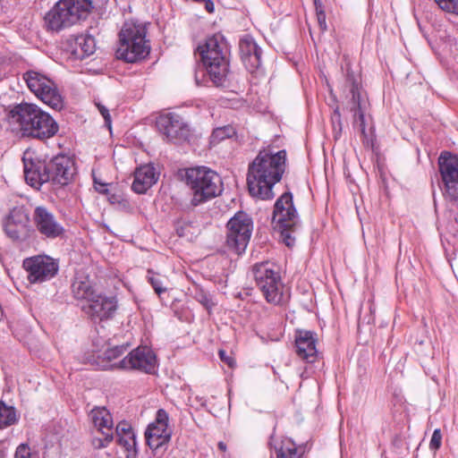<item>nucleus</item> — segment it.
Returning a JSON list of instances; mask_svg holds the SVG:
<instances>
[{
	"mask_svg": "<svg viewBox=\"0 0 458 458\" xmlns=\"http://www.w3.org/2000/svg\"><path fill=\"white\" fill-rule=\"evenodd\" d=\"M345 87L349 89V93L352 97L350 110L353 113L354 119H358L360 121V126L361 127L362 131H364L365 119L362 110L363 101L360 98V81L355 78L354 74L349 71L346 75Z\"/></svg>",
	"mask_w": 458,
	"mask_h": 458,
	"instance_id": "25",
	"label": "nucleus"
},
{
	"mask_svg": "<svg viewBox=\"0 0 458 458\" xmlns=\"http://www.w3.org/2000/svg\"><path fill=\"white\" fill-rule=\"evenodd\" d=\"M44 20L47 30L53 32H59L73 26L59 1L46 13Z\"/></svg>",
	"mask_w": 458,
	"mask_h": 458,
	"instance_id": "28",
	"label": "nucleus"
},
{
	"mask_svg": "<svg viewBox=\"0 0 458 458\" xmlns=\"http://www.w3.org/2000/svg\"><path fill=\"white\" fill-rule=\"evenodd\" d=\"M23 79L30 90L42 102L55 110L63 108V98L51 79L36 71L26 72Z\"/></svg>",
	"mask_w": 458,
	"mask_h": 458,
	"instance_id": "11",
	"label": "nucleus"
},
{
	"mask_svg": "<svg viewBox=\"0 0 458 458\" xmlns=\"http://www.w3.org/2000/svg\"><path fill=\"white\" fill-rule=\"evenodd\" d=\"M158 131L169 140L182 142L191 135V129L182 116L175 113L160 114L157 120Z\"/></svg>",
	"mask_w": 458,
	"mask_h": 458,
	"instance_id": "18",
	"label": "nucleus"
},
{
	"mask_svg": "<svg viewBox=\"0 0 458 458\" xmlns=\"http://www.w3.org/2000/svg\"><path fill=\"white\" fill-rule=\"evenodd\" d=\"M220 451L225 452L226 450V445L224 442H219L217 445Z\"/></svg>",
	"mask_w": 458,
	"mask_h": 458,
	"instance_id": "47",
	"label": "nucleus"
},
{
	"mask_svg": "<svg viewBox=\"0 0 458 458\" xmlns=\"http://www.w3.org/2000/svg\"><path fill=\"white\" fill-rule=\"evenodd\" d=\"M157 178L154 166L150 165H142L134 173L131 189L136 193H144L157 181Z\"/></svg>",
	"mask_w": 458,
	"mask_h": 458,
	"instance_id": "29",
	"label": "nucleus"
},
{
	"mask_svg": "<svg viewBox=\"0 0 458 458\" xmlns=\"http://www.w3.org/2000/svg\"><path fill=\"white\" fill-rule=\"evenodd\" d=\"M332 120H333L334 124L335 123H337L339 127L341 126V114H340L338 107L335 109L334 116L332 117Z\"/></svg>",
	"mask_w": 458,
	"mask_h": 458,
	"instance_id": "44",
	"label": "nucleus"
},
{
	"mask_svg": "<svg viewBox=\"0 0 458 458\" xmlns=\"http://www.w3.org/2000/svg\"><path fill=\"white\" fill-rule=\"evenodd\" d=\"M226 246L235 254L245 251L251 237L253 222L248 214L237 212L226 225Z\"/></svg>",
	"mask_w": 458,
	"mask_h": 458,
	"instance_id": "9",
	"label": "nucleus"
},
{
	"mask_svg": "<svg viewBox=\"0 0 458 458\" xmlns=\"http://www.w3.org/2000/svg\"><path fill=\"white\" fill-rule=\"evenodd\" d=\"M198 52L201 57L212 82L223 86L228 73V44L220 33L208 37L203 45L199 46Z\"/></svg>",
	"mask_w": 458,
	"mask_h": 458,
	"instance_id": "3",
	"label": "nucleus"
},
{
	"mask_svg": "<svg viewBox=\"0 0 458 458\" xmlns=\"http://www.w3.org/2000/svg\"><path fill=\"white\" fill-rule=\"evenodd\" d=\"M119 445L123 446L126 452L127 458H134L137 454V441L134 431L129 432L125 436H121L117 440Z\"/></svg>",
	"mask_w": 458,
	"mask_h": 458,
	"instance_id": "31",
	"label": "nucleus"
},
{
	"mask_svg": "<svg viewBox=\"0 0 458 458\" xmlns=\"http://www.w3.org/2000/svg\"><path fill=\"white\" fill-rule=\"evenodd\" d=\"M157 368V357L148 346H139L127 356L111 364L103 365V369H137L153 373Z\"/></svg>",
	"mask_w": 458,
	"mask_h": 458,
	"instance_id": "15",
	"label": "nucleus"
},
{
	"mask_svg": "<svg viewBox=\"0 0 458 458\" xmlns=\"http://www.w3.org/2000/svg\"><path fill=\"white\" fill-rule=\"evenodd\" d=\"M9 57L7 54L4 51H0V64H5L8 61Z\"/></svg>",
	"mask_w": 458,
	"mask_h": 458,
	"instance_id": "46",
	"label": "nucleus"
},
{
	"mask_svg": "<svg viewBox=\"0 0 458 458\" xmlns=\"http://www.w3.org/2000/svg\"><path fill=\"white\" fill-rule=\"evenodd\" d=\"M146 35L145 23L136 21L124 22L119 33L117 58L127 63H135L144 59L150 51V45L146 39Z\"/></svg>",
	"mask_w": 458,
	"mask_h": 458,
	"instance_id": "4",
	"label": "nucleus"
},
{
	"mask_svg": "<svg viewBox=\"0 0 458 458\" xmlns=\"http://www.w3.org/2000/svg\"><path fill=\"white\" fill-rule=\"evenodd\" d=\"M15 458H37V454L27 445L21 444L16 449Z\"/></svg>",
	"mask_w": 458,
	"mask_h": 458,
	"instance_id": "39",
	"label": "nucleus"
},
{
	"mask_svg": "<svg viewBox=\"0 0 458 458\" xmlns=\"http://www.w3.org/2000/svg\"><path fill=\"white\" fill-rule=\"evenodd\" d=\"M22 162L25 180L31 187L38 189L43 183L49 182L47 165L36 157L33 152L26 151Z\"/></svg>",
	"mask_w": 458,
	"mask_h": 458,
	"instance_id": "20",
	"label": "nucleus"
},
{
	"mask_svg": "<svg viewBox=\"0 0 458 458\" xmlns=\"http://www.w3.org/2000/svg\"><path fill=\"white\" fill-rule=\"evenodd\" d=\"M17 420L16 411L14 407L6 405L0 402V428H6L14 424Z\"/></svg>",
	"mask_w": 458,
	"mask_h": 458,
	"instance_id": "30",
	"label": "nucleus"
},
{
	"mask_svg": "<svg viewBox=\"0 0 458 458\" xmlns=\"http://www.w3.org/2000/svg\"><path fill=\"white\" fill-rule=\"evenodd\" d=\"M285 161V150L276 154L260 151L249 165L247 185L250 194L259 199H271L274 197L273 187L280 182L284 172Z\"/></svg>",
	"mask_w": 458,
	"mask_h": 458,
	"instance_id": "1",
	"label": "nucleus"
},
{
	"mask_svg": "<svg viewBox=\"0 0 458 458\" xmlns=\"http://www.w3.org/2000/svg\"><path fill=\"white\" fill-rule=\"evenodd\" d=\"M2 224L6 236L15 242H26L33 233L29 212L23 206L12 208Z\"/></svg>",
	"mask_w": 458,
	"mask_h": 458,
	"instance_id": "14",
	"label": "nucleus"
},
{
	"mask_svg": "<svg viewBox=\"0 0 458 458\" xmlns=\"http://www.w3.org/2000/svg\"><path fill=\"white\" fill-rule=\"evenodd\" d=\"M95 188L98 191L101 193L107 192V184L100 183L99 186H97V181L95 180Z\"/></svg>",
	"mask_w": 458,
	"mask_h": 458,
	"instance_id": "45",
	"label": "nucleus"
},
{
	"mask_svg": "<svg viewBox=\"0 0 458 458\" xmlns=\"http://www.w3.org/2000/svg\"><path fill=\"white\" fill-rule=\"evenodd\" d=\"M72 290L74 298L82 302V310L94 320L108 318L115 310L114 300L98 292L88 279L76 278Z\"/></svg>",
	"mask_w": 458,
	"mask_h": 458,
	"instance_id": "5",
	"label": "nucleus"
},
{
	"mask_svg": "<svg viewBox=\"0 0 458 458\" xmlns=\"http://www.w3.org/2000/svg\"><path fill=\"white\" fill-rule=\"evenodd\" d=\"M206 9L208 10V12L212 13L214 11L213 4L212 3H208L206 4Z\"/></svg>",
	"mask_w": 458,
	"mask_h": 458,
	"instance_id": "48",
	"label": "nucleus"
},
{
	"mask_svg": "<svg viewBox=\"0 0 458 458\" xmlns=\"http://www.w3.org/2000/svg\"><path fill=\"white\" fill-rule=\"evenodd\" d=\"M96 106H97L99 113L103 116L106 125L110 129L111 128V116L109 114V110L106 106H104L103 105H101L99 103H97Z\"/></svg>",
	"mask_w": 458,
	"mask_h": 458,
	"instance_id": "42",
	"label": "nucleus"
},
{
	"mask_svg": "<svg viewBox=\"0 0 458 458\" xmlns=\"http://www.w3.org/2000/svg\"><path fill=\"white\" fill-rule=\"evenodd\" d=\"M314 4L316 5L317 17L319 28L322 31L327 30V22H326V14L322 10L321 4L318 0H314Z\"/></svg>",
	"mask_w": 458,
	"mask_h": 458,
	"instance_id": "38",
	"label": "nucleus"
},
{
	"mask_svg": "<svg viewBox=\"0 0 458 458\" xmlns=\"http://www.w3.org/2000/svg\"><path fill=\"white\" fill-rule=\"evenodd\" d=\"M297 220L293 195L290 192H284L275 203L272 222L275 228L280 231L282 240L288 247L294 244V238L292 237L290 230L296 225Z\"/></svg>",
	"mask_w": 458,
	"mask_h": 458,
	"instance_id": "8",
	"label": "nucleus"
},
{
	"mask_svg": "<svg viewBox=\"0 0 458 458\" xmlns=\"http://www.w3.org/2000/svg\"><path fill=\"white\" fill-rule=\"evenodd\" d=\"M277 458H300L295 445L291 440H284L279 448H276Z\"/></svg>",
	"mask_w": 458,
	"mask_h": 458,
	"instance_id": "34",
	"label": "nucleus"
},
{
	"mask_svg": "<svg viewBox=\"0 0 458 458\" xmlns=\"http://www.w3.org/2000/svg\"><path fill=\"white\" fill-rule=\"evenodd\" d=\"M11 130L23 137L44 140L58 131V124L53 117L34 104L21 103L7 113Z\"/></svg>",
	"mask_w": 458,
	"mask_h": 458,
	"instance_id": "2",
	"label": "nucleus"
},
{
	"mask_svg": "<svg viewBox=\"0 0 458 458\" xmlns=\"http://www.w3.org/2000/svg\"><path fill=\"white\" fill-rule=\"evenodd\" d=\"M434 2L443 12L458 15V0H434Z\"/></svg>",
	"mask_w": 458,
	"mask_h": 458,
	"instance_id": "35",
	"label": "nucleus"
},
{
	"mask_svg": "<svg viewBox=\"0 0 458 458\" xmlns=\"http://www.w3.org/2000/svg\"><path fill=\"white\" fill-rule=\"evenodd\" d=\"M59 3L73 25L86 20L93 7L90 0H59Z\"/></svg>",
	"mask_w": 458,
	"mask_h": 458,
	"instance_id": "27",
	"label": "nucleus"
},
{
	"mask_svg": "<svg viewBox=\"0 0 458 458\" xmlns=\"http://www.w3.org/2000/svg\"><path fill=\"white\" fill-rule=\"evenodd\" d=\"M254 278L267 302L277 305L285 299L284 285L278 267L271 262L256 264Z\"/></svg>",
	"mask_w": 458,
	"mask_h": 458,
	"instance_id": "7",
	"label": "nucleus"
},
{
	"mask_svg": "<svg viewBox=\"0 0 458 458\" xmlns=\"http://www.w3.org/2000/svg\"><path fill=\"white\" fill-rule=\"evenodd\" d=\"M23 267L28 272V280L31 284L50 280L58 271V264L47 255H38L25 259Z\"/></svg>",
	"mask_w": 458,
	"mask_h": 458,
	"instance_id": "17",
	"label": "nucleus"
},
{
	"mask_svg": "<svg viewBox=\"0 0 458 458\" xmlns=\"http://www.w3.org/2000/svg\"><path fill=\"white\" fill-rule=\"evenodd\" d=\"M442 443V434L441 430L439 428H436L433 431L430 442H429V448L432 451H437L440 448Z\"/></svg>",
	"mask_w": 458,
	"mask_h": 458,
	"instance_id": "40",
	"label": "nucleus"
},
{
	"mask_svg": "<svg viewBox=\"0 0 458 458\" xmlns=\"http://www.w3.org/2000/svg\"><path fill=\"white\" fill-rule=\"evenodd\" d=\"M93 425L91 445L95 449L107 447L114 440V421L106 407H96L89 414Z\"/></svg>",
	"mask_w": 458,
	"mask_h": 458,
	"instance_id": "13",
	"label": "nucleus"
},
{
	"mask_svg": "<svg viewBox=\"0 0 458 458\" xmlns=\"http://www.w3.org/2000/svg\"><path fill=\"white\" fill-rule=\"evenodd\" d=\"M33 222L38 233L48 239H55L64 232V226L55 215L43 206L34 209Z\"/></svg>",
	"mask_w": 458,
	"mask_h": 458,
	"instance_id": "21",
	"label": "nucleus"
},
{
	"mask_svg": "<svg viewBox=\"0 0 458 458\" xmlns=\"http://www.w3.org/2000/svg\"><path fill=\"white\" fill-rule=\"evenodd\" d=\"M127 346L124 344L107 348L103 353L104 359L111 362L112 360L122 356L125 352Z\"/></svg>",
	"mask_w": 458,
	"mask_h": 458,
	"instance_id": "36",
	"label": "nucleus"
},
{
	"mask_svg": "<svg viewBox=\"0 0 458 458\" xmlns=\"http://www.w3.org/2000/svg\"><path fill=\"white\" fill-rule=\"evenodd\" d=\"M133 431L131 426L126 421H121L116 425L115 428V435L117 440L121 438V436H125L129 434V432Z\"/></svg>",
	"mask_w": 458,
	"mask_h": 458,
	"instance_id": "41",
	"label": "nucleus"
},
{
	"mask_svg": "<svg viewBox=\"0 0 458 458\" xmlns=\"http://www.w3.org/2000/svg\"><path fill=\"white\" fill-rule=\"evenodd\" d=\"M239 50L242 61L250 72H255L261 65V48L252 37L245 35L240 39Z\"/></svg>",
	"mask_w": 458,
	"mask_h": 458,
	"instance_id": "24",
	"label": "nucleus"
},
{
	"mask_svg": "<svg viewBox=\"0 0 458 458\" xmlns=\"http://www.w3.org/2000/svg\"><path fill=\"white\" fill-rule=\"evenodd\" d=\"M235 134L234 128L227 125L215 129L210 136V144L216 145L220 141L231 138Z\"/></svg>",
	"mask_w": 458,
	"mask_h": 458,
	"instance_id": "32",
	"label": "nucleus"
},
{
	"mask_svg": "<svg viewBox=\"0 0 458 458\" xmlns=\"http://www.w3.org/2000/svg\"><path fill=\"white\" fill-rule=\"evenodd\" d=\"M64 50L68 59L82 60L94 54L96 41L91 35L88 34L70 36L64 42Z\"/></svg>",
	"mask_w": 458,
	"mask_h": 458,
	"instance_id": "23",
	"label": "nucleus"
},
{
	"mask_svg": "<svg viewBox=\"0 0 458 458\" xmlns=\"http://www.w3.org/2000/svg\"><path fill=\"white\" fill-rule=\"evenodd\" d=\"M148 281L157 295L160 296L167 291L166 279L158 274H154L152 270L148 271Z\"/></svg>",
	"mask_w": 458,
	"mask_h": 458,
	"instance_id": "33",
	"label": "nucleus"
},
{
	"mask_svg": "<svg viewBox=\"0 0 458 458\" xmlns=\"http://www.w3.org/2000/svg\"><path fill=\"white\" fill-rule=\"evenodd\" d=\"M187 184L192 191L191 203L197 206L219 195L223 191L220 175L206 166L191 168L186 173Z\"/></svg>",
	"mask_w": 458,
	"mask_h": 458,
	"instance_id": "6",
	"label": "nucleus"
},
{
	"mask_svg": "<svg viewBox=\"0 0 458 458\" xmlns=\"http://www.w3.org/2000/svg\"><path fill=\"white\" fill-rule=\"evenodd\" d=\"M195 299L201 303L207 310H211L213 306L215 305L212 300L210 299L209 295L200 290L199 292L196 293Z\"/></svg>",
	"mask_w": 458,
	"mask_h": 458,
	"instance_id": "37",
	"label": "nucleus"
},
{
	"mask_svg": "<svg viewBox=\"0 0 458 458\" xmlns=\"http://www.w3.org/2000/svg\"><path fill=\"white\" fill-rule=\"evenodd\" d=\"M171 435L168 413L164 409H159L155 420L148 425L146 430L147 443L150 448L157 449L170 440Z\"/></svg>",
	"mask_w": 458,
	"mask_h": 458,
	"instance_id": "19",
	"label": "nucleus"
},
{
	"mask_svg": "<svg viewBox=\"0 0 458 458\" xmlns=\"http://www.w3.org/2000/svg\"><path fill=\"white\" fill-rule=\"evenodd\" d=\"M23 79L30 90L42 102L55 110L63 108V98L51 79L36 71L26 72Z\"/></svg>",
	"mask_w": 458,
	"mask_h": 458,
	"instance_id": "12",
	"label": "nucleus"
},
{
	"mask_svg": "<svg viewBox=\"0 0 458 458\" xmlns=\"http://www.w3.org/2000/svg\"><path fill=\"white\" fill-rule=\"evenodd\" d=\"M442 191L446 199L458 200V157L444 152L438 158Z\"/></svg>",
	"mask_w": 458,
	"mask_h": 458,
	"instance_id": "16",
	"label": "nucleus"
},
{
	"mask_svg": "<svg viewBox=\"0 0 458 458\" xmlns=\"http://www.w3.org/2000/svg\"><path fill=\"white\" fill-rule=\"evenodd\" d=\"M296 352L298 356L307 362H313L317 356L316 334L311 331H297L295 338Z\"/></svg>",
	"mask_w": 458,
	"mask_h": 458,
	"instance_id": "26",
	"label": "nucleus"
},
{
	"mask_svg": "<svg viewBox=\"0 0 458 458\" xmlns=\"http://www.w3.org/2000/svg\"><path fill=\"white\" fill-rule=\"evenodd\" d=\"M47 166L49 182L56 185H67L75 174L74 162L66 156L55 157Z\"/></svg>",
	"mask_w": 458,
	"mask_h": 458,
	"instance_id": "22",
	"label": "nucleus"
},
{
	"mask_svg": "<svg viewBox=\"0 0 458 458\" xmlns=\"http://www.w3.org/2000/svg\"><path fill=\"white\" fill-rule=\"evenodd\" d=\"M23 79L30 90L42 102L55 110L63 108V98L51 79L36 71L26 72Z\"/></svg>",
	"mask_w": 458,
	"mask_h": 458,
	"instance_id": "10",
	"label": "nucleus"
},
{
	"mask_svg": "<svg viewBox=\"0 0 458 458\" xmlns=\"http://www.w3.org/2000/svg\"><path fill=\"white\" fill-rule=\"evenodd\" d=\"M219 357L222 360L227 362L229 366H233V360L226 355V352L223 350L219 351Z\"/></svg>",
	"mask_w": 458,
	"mask_h": 458,
	"instance_id": "43",
	"label": "nucleus"
}]
</instances>
